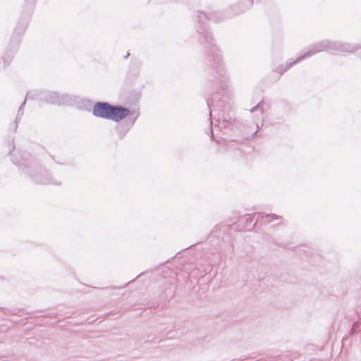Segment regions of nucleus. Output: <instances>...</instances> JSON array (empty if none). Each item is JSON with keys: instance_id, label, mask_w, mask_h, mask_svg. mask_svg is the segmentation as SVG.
<instances>
[{"instance_id": "nucleus-1", "label": "nucleus", "mask_w": 361, "mask_h": 361, "mask_svg": "<svg viewBox=\"0 0 361 361\" xmlns=\"http://www.w3.org/2000/svg\"><path fill=\"white\" fill-rule=\"evenodd\" d=\"M196 32L198 42L202 47L205 63L210 66L211 76L209 79L214 83L212 90L215 92L207 99V105L209 109L210 128L209 132L211 140H214V133L212 128V111H217L215 116L217 126L220 128H226L235 121L234 114H231L227 107L223 106L221 97L228 92L230 83L229 75L224 64L222 63L221 51L217 47L212 32L207 27L208 21L218 22L221 20L218 12L205 13L201 11L196 12Z\"/></svg>"}, {"instance_id": "nucleus-17", "label": "nucleus", "mask_w": 361, "mask_h": 361, "mask_svg": "<svg viewBox=\"0 0 361 361\" xmlns=\"http://www.w3.org/2000/svg\"><path fill=\"white\" fill-rule=\"evenodd\" d=\"M50 157L52 159V161L58 165H62V166L71 165L68 162H67L66 161H63L62 159H56L54 156L50 155Z\"/></svg>"}, {"instance_id": "nucleus-16", "label": "nucleus", "mask_w": 361, "mask_h": 361, "mask_svg": "<svg viewBox=\"0 0 361 361\" xmlns=\"http://www.w3.org/2000/svg\"><path fill=\"white\" fill-rule=\"evenodd\" d=\"M263 104H264V102L260 101L256 106H255L254 107H252L250 109V112L253 113L255 111H259L260 115L262 116V114L264 113V110H263V107H262Z\"/></svg>"}, {"instance_id": "nucleus-5", "label": "nucleus", "mask_w": 361, "mask_h": 361, "mask_svg": "<svg viewBox=\"0 0 361 361\" xmlns=\"http://www.w3.org/2000/svg\"><path fill=\"white\" fill-rule=\"evenodd\" d=\"M331 40L324 39L313 44L309 49L308 51L303 55L298 57L296 59H289L284 65H281L276 69V72L280 75H283L294 65L301 62L305 59L322 51H331Z\"/></svg>"}, {"instance_id": "nucleus-11", "label": "nucleus", "mask_w": 361, "mask_h": 361, "mask_svg": "<svg viewBox=\"0 0 361 361\" xmlns=\"http://www.w3.org/2000/svg\"><path fill=\"white\" fill-rule=\"evenodd\" d=\"M19 45V39H10L8 46L2 56L4 68L9 66L11 61L13 60L16 53L18 51Z\"/></svg>"}, {"instance_id": "nucleus-7", "label": "nucleus", "mask_w": 361, "mask_h": 361, "mask_svg": "<svg viewBox=\"0 0 361 361\" xmlns=\"http://www.w3.org/2000/svg\"><path fill=\"white\" fill-rule=\"evenodd\" d=\"M259 3L260 0H240L238 2L231 5L227 9L230 16H239L250 11L254 3Z\"/></svg>"}, {"instance_id": "nucleus-24", "label": "nucleus", "mask_w": 361, "mask_h": 361, "mask_svg": "<svg viewBox=\"0 0 361 361\" xmlns=\"http://www.w3.org/2000/svg\"><path fill=\"white\" fill-rule=\"evenodd\" d=\"M279 245L282 247L283 245V244H282V243L281 244H279Z\"/></svg>"}, {"instance_id": "nucleus-23", "label": "nucleus", "mask_w": 361, "mask_h": 361, "mask_svg": "<svg viewBox=\"0 0 361 361\" xmlns=\"http://www.w3.org/2000/svg\"><path fill=\"white\" fill-rule=\"evenodd\" d=\"M130 56V53L128 52L127 54H126L124 59H127Z\"/></svg>"}, {"instance_id": "nucleus-9", "label": "nucleus", "mask_w": 361, "mask_h": 361, "mask_svg": "<svg viewBox=\"0 0 361 361\" xmlns=\"http://www.w3.org/2000/svg\"><path fill=\"white\" fill-rule=\"evenodd\" d=\"M256 217V221L254 226L257 223L260 222L262 224H264L266 225L270 224L271 220H277L281 219V216H279L275 214H266L264 212H257L254 213L252 214H247L245 215V221L247 223H251L253 221V218Z\"/></svg>"}, {"instance_id": "nucleus-6", "label": "nucleus", "mask_w": 361, "mask_h": 361, "mask_svg": "<svg viewBox=\"0 0 361 361\" xmlns=\"http://www.w3.org/2000/svg\"><path fill=\"white\" fill-rule=\"evenodd\" d=\"M138 116L139 113H137L133 117H128L126 119L124 118L119 122H116V124L114 126V133L117 139L122 140L125 138L128 133L134 126Z\"/></svg>"}, {"instance_id": "nucleus-8", "label": "nucleus", "mask_w": 361, "mask_h": 361, "mask_svg": "<svg viewBox=\"0 0 361 361\" xmlns=\"http://www.w3.org/2000/svg\"><path fill=\"white\" fill-rule=\"evenodd\" d=\"M360 49L361 45L358 44H351L338 40H331V51L339 52L343 54H353Z\"/></svg>"}, {"instance_id": "nucleus-19", "label": "nucleus", "mask_w": 361, "mask_h": 361, "mask_svg": "<svg viewBox=\"0 0 361 361\" xmlns=\"http://www.w3.org/2000/svg\"><path fill=\"white\" fill-rule=\"evenodd\" d=\"M81 103L85 106H90L91 103H92V101L90 100V99H82L81 100Z\"/></svg>"}, {"instance_id": "nucleus-21", "label": "nucleus", "mask_w": 361, "mask_h": 361, "mask_svg": "<svg viewBox=\"0 0 361 361\" xmlns=\"http://www.w3.org/2000/svg\"><path fill=\"white\" fill-rule=\"evenodd\" d=\"M263 122H264V120L262 119V123H261V126H259L258 123H257V130L256 131L252 134V137H255L256 135V134L257 133L258 130H259V128L263 126Z\"/></svg>"}, {"instance_id": "nucleus-14", "label": "nucleus", "mask_w": 361, "mask_h": 361, "mask_svg": "<svg viewBox=\"0 0 361 361\" xmlns=\"http://www.w3.org/2000/svg\"><path fill=\"white\" fill-rule=\"evenodd\" d=\"M27 99H28V98L26 97L23 103L20 104V107L18 108V113L13 126V131H16L17 130L18 123L24 114V106L26 103Z\"/></svg>"}, {"instance_id": "nucleus-12", "label": "nucleus", "mask_w": 361, "mask_h": 361, "mask_svg": "<svg viewBox=\"0 0 361 361\" xmlns=\"http://www.w3.org/2000/svg\"><path fill=\"white\" fill-rule=\"evenodd\" d=\"M141 68L142 63L139 60L135 59L131 61L128 71L126 74V80L128 82H132L137 78L140 75Z\"/></svg>"}, {"instance_id": "nucleus-10", "label": "nucleus", "mask_w": 361, "mask_h": 361, "mask_svg": "<svg viewBox=\"0 0 361 361\" xmlns=\"http://www.w3.org/2000/svg\"><path fill=\"white\" fill-rule=\"evenodd\" d=\"M30 20V15H23L17 22L11 39H19L21 42L22 36L25 32Z\"/></svg>"}, {"instance_id": "nucleus-20", "label": "nucleus", "mask_w": 361, "mask_h": 361, "mask_svg": "<svg viewBox=\"0 0 361 361\" xmlns=\"http://www.w3.org/2000/svg\"><path fill=\"white\" fill-rule=\"evenodd\" d=\"M212 268L210 265H208L207 267H206L203 271L205 273V274H210L211 271H212Z\"/></svg>"}, {"instance_id": "nucleus-2", "label": "nucleus", "mask_w": 361, "mask_h": 361, "mask_svg": "<svg viewBox=\"0 0 361 361\" xmlns=\"http://www.w3.org/2000/svg\"><path fill=\"white\" fill-rule=\"evenodd\" d=\"M12 150L9 154L11 161L18 166L19 171L28 177L33 183L42 185H60L62 181L53 176L52 173L25 151L16 150L13 140L10 143Z\"/></svg>"}, {"instance_id": "nucleus-15", "label": "nucleus", "mask_w": 361, "mask_h": 361, "mask_svg": "<svg viewBox=\"0 0 361 361\" xmlns=\"http://www.w3.org/2000/svg\"><path fill=\"white\" fill-rule=\"evenodd\" d=\"M357 313H358L357 311ZM357 315H358V319H359L357 322H353V324L352 325V328H351V329L350 331V333H349V334L350 336L355 335L357 332V329L361 326V316L359 314H357Z\"/></svg>"}, {"instance_id": "nucleus-13", "label": "nucleus", "mask_w": 361, "mask_h": 361, "mask_svg": "<svg viewBox=\"0 0 361 361\" xmlns=\"http://www.w3.org/2000/svg\"><path fill=\"white\" fill-rule=\"evenodd\" d=\"M142 96V89L131 90L128 92L127 99L129 102L135 103L137 102Z\"/></svg>"}, {"instance_id": "nucleus-18", "label": "nucleus", "mask_w": 361, "mask_h": 361, "mask_svg": "<svg viewBox=\"0 0 361 361\" xmlns=\"http://www.w3.org/2000/svg\"><path fill=\"white\" fill-rule=\"evenodd\" d=\"M37 0H25V4L29 6L34 7Z\"/></svg>"}, {"instance_id": "nucleus-4", "label": "nucleus", "mask_w": 361, "mask_h": 361, "mask_svg": "<svg viewBox=\"0 0 361 361\" xmlns=\"http://www.w3.org/2000/svg\"><path fill=\"white\" fill-rule=\"evenodd\" d=\"M28 99L37 100L39 103L57 105H73L80 99L75 95L59 94L57 92L46 90H34L27 92Z\"/></svg>"}, {"instance_id": "nucleus-22", "label": "nucleus", "mask_w": 361, "mask_h": 361, "mask_svg": "<svg viewBox=\"0 0 361 361\" xmlns=\"http://www.w3.org/2000/svg\"><path fill=\"white\" fill-rule=\"evenodd\" d=\"M135 280V279H133V280L130 281L128 283H127L126 284H125V286H121V287H120V288H123L126 287L129 283H133Z\"/></svg>"}, {"instance_id": "nucleus-3", "label": "nucleus", "mask_w": 361, "mask_h": 361, "mask_svg": "<svg viewBox=\"0 0 361 361\" xmlns=\"http://www.w3.org/2000/svg\"><path fill=\"white\" fill-rule=\"evenodd\" d=\"M134 113L128 107L108 102H96L92 107L94 116L114 122H119Z\"/></svg>"}]
</instances>
